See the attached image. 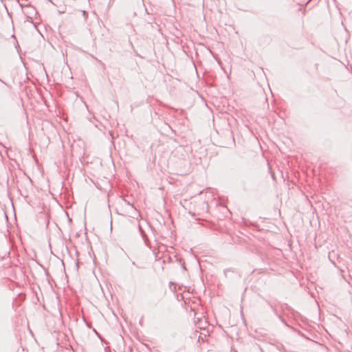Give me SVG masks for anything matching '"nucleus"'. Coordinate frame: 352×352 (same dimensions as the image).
Masks as SVG:
<instances>
[{
    "mask_svg": "<svg viewBox=\"0 0 352 352\" xmlns=\"http://www.w3.org/2000/svg\"><path fill=\"white\" fill-rule=\"evenodd\" d=\"M81 12H82V16L84 17L85 21H86L88 18V13L85 10H82Z\"/></svg>",
    "mask_w": 352,
    "mask_h": 352,
    "instance_id": "nucleus-1",
    "label": "nucleus"
},
{
    "mask_svg": "<svg viewBox=\"0 0 352 352\" xmlns=\"http://www.w3.org/2000/svg\"><path fill=\"white\" fill-rule=\"evenodd\" d=\"M0 81H1L2 83H3L5 85H7V84H6L3 80H2L1 78H0Z\"/></svg>",
    "mask_w": 352,
    "mask_h": 352,
    "instance_id": "nucleus-2",
    "label": "nucleus"
}]
</instances>
